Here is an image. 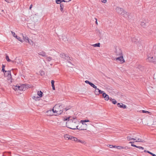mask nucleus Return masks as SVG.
<instances>
[{
	"label": "nucleus",
	"instance_id": "680f3d73",
	"mask_svg": "<svg viewBox=\"0 0 156 156\" xmlns=\"http://www.w3.org/2000/svg\"><path fill=\"white\" fill-rule=\"evenodd\" d=\"M68 63H70V62H69V61H68Z\"/></svg>",
	"mask_w": 156,
	"mask_h": 156
},
{
	"label": "nucleus",
	"instance_id": "ddd939ff",
	"mask_svg": "<svg viewBox=\"0 0 156 156\" xmlns=\"http://www.w3.org/2000/svg\"><path fill=\"white\" fill-rule=\"evenodd\" d=\"M14 61V62L13 63H17V64H19L20 63V62L21 61V59L16 58L15 59V61Z\"/></svg>",
	"mask_w": 156,
	"mask_h": 156
},
{
	"label": "nucleus",
	"instance_id": "f3484780",
	"mask_svg": "<svg viewBox=\"0 0 156 156\" xmlns=\"http://www.w3.org/2000/svg\"><path fill=\"white\" fill-rule=\"evenodd\" d=\"M12 88L15 91L19 90V85L13 86Z\"/></svg>",
	"mask_w": 156,
	"mask_h": 156
},
{
	"label": "nucleus",
	"instance_id": "9b49d317",
	"mask_svg": "<svg viewBox=\"0 0 156 156\" xmlns=\"http://www.w3.org/2000/svg\"><path fill=\"white\" fill-rule=\"evenodd\" d=\"M118 107L122 108H126V106L125 105L123 104L122 103H118L117 104Z\"/></svg>",
	"mask_w": 156,
	"mask_h": 156
},
{
	"label": "nucleus",
	"instance_id": "393cba45",
	"mask_svg": "<svg viewBox=\"0 0 156 156\" xmlns=\"http://www.w3.org/2000/svg\"><path fill=\"white\" fill-rule=\"evenodd\" d=\"M52 110H49L47 112V115H53L52 114Z\"/></svg>",
	"mask_w": 156,
	"mask_h": 156
},
{
	"label": "nucleus",
	"instance_id": "5fc2aeb1",
	"mask_svg": "<svg viewBox=\"0 0 156 156\" xmlns=\"http://www.w3.org/2000/svg\"><path fill=\"white\" fill-rule=\"evenodd\" d=\"M61 0V2H67V1H66L64 0Z\"/></svg>",
	"mask_w": 156,
	"mask_h": 156
},
{
	"label": "nucleus",
	"instance_id": "ea45409f",
	"mask_svg": "<svg viewBox=\"0 0 156 156\" xmlns=\"http://www.w3.org/2000/svg\"><path fill=\"white\" fill-rule=\"evenodd\" d=\"M134 142H129V143H130V144H132L131 145V146H133V147H137V146H136V145H135V144H132L133 143H134Z\"/></svg>",
	"mask_w": 156,
	"mask_h": 156
},
{
	"label": "nucleus",
	"instance_id": "2f4dec72",
	"mask_svg": "<svg viewBox=\"0 0 156 156\" xmlns=\"http://www.w3.org/2000/svg\"><path fill=\"white\" fill-rule=\"evenodd\" d=\"M27 42H28L30 45H33V41L29 39L28 40V41H27Z\"/></svg>",
	"mask_w": 156,
	"mask_h": 156
},
{
	"label": "nucleus",
	"instance_id": "6ab92c4d",
	"mask_svg": "<svg viewBox=\"0 0 156 156\" xmlns=\"http://www.w3.org/2000/svg\"><path fill=\"white\" fill-rule=\"evenodd\" d=\"M46 61L48 62H50L52 60V58L51 57L46 56Z\"/></svg>",
	"mask_w": 156,
	"mask_h": 156
},
{
	"label": "nucleus",
	"instance_id": "1a4fd4ad",
	"mask_svg": "<svg viewBox=\"0 0 156 156\" xmlns=\"http://www.w3.org/2000/svg\"><path fill=\"white\" fill-rule=\"evenodd\" d=\"M117 60H119L120 61L121 63H123L125 62V60L123 58L122 56H121L120 57L116 58Z\"/></svg>",
	"mask_w": 156,
	"mask_h": 156
},
{
	"label": "nucleus",
	"instance_id": "f704fd0d",
	"mask_svg": "<svg viewBox=\"0 0 156 156\" xmlns=\"http://www.w3.org/2000/svg\"><path fill=\"white\" fill-rule=\"evenodd\" d=\"M97 90H98V93L99 94H102V95L103 94V93H104L105 92L104 91H102L101 90H99V89H97Z\"/></svg>",
	"mask_w": 156,
	"mask_h": 156
},
{
	"label": "nucleus",
	"instance_id": "a19ab883",
	"mask_svg": "<svg viewBox=\"0 0 156 156\" xmlns=\"http://www.w3.org/2000/svg\"><path fill=\"white\" fill-rule=\"evenodd\" d=\"M112 102L113 104H115L117 103V101L115 99H113L112 100Z\"/></svg>",
	"mask_w": 156,
	"mask_h": 156
},
{
	"label": "nucleus",
	"instance_id": "0e129e2a",
	"mask_svg": "<svg viewBox=\"0 0 156 156\" xmlns=\"http://www.w3.org/2000/svg\"><path fill=\"white\" fill-rule=\"evenodd\" d=\"M71 0H69V1H71Z\"/></svg>",
	"mask_w": 156,
	"mask_h": 156
},
{
	"label": "nucleus",
	"instance_id": "4c0bfd02",
	"mask_svg": "<svg viewBox=\"0 0 156 156\" xmlns=\"http://www.w3.org/2000/svg\"><path fill=\"white\" fill-rule=\"evenodd\" d=\"M11 34H12V35L13 36V37H17V36L16 34H15V33L13 32V31H11Z\"/></svg>",
	"mask_w": 156,
	"mask_h": 156
},
{
	"label": "nucleus",
	"instance_id": "a878e982",
	"mask_svg": "<svg viewBox=\"0 0 156 156\" xmlns=\"http://www.w3.org/2000/svg\"><path fill=\"white\" fill-rule=\"evenodd\" d=\"M140 25L143 27H145L146 26V23L144 22H141Z\"/></svg>",
	"mask_w": 156,
	"mask_h": 156
},
{
	"label": "nucleus",
	"instance_id": "473e14b6",
	"mask_svg": "<svg viewBox=\"0 0 156 156\" xmlns=\"http://www.w3.org/2000/svg\"><path fill=\"white\" fill-rule=\"evenodd\" d=\"M136 41H137L138 42L139 41L137 39L136 40V38L135 37L133 38L132 39V41L133 42H134L135 43H137Z\"/></svg>",
	"mask_w": 156,
	"mask_h": 156
},
{
	"label": "nucleus",
	"instance_id": "a211bd4d",
	"mask_svg": "<svg viewBox=\"0 0 156 156\" xmlns=\"http://www.w3.org/2000/svg\"><path fill=\"white\" fill-rule=\"evenodd\" d=\"M64 138L66 140H70L71 137H72V136H69L67 134H66L64 135Z\"/></svg>",
	"mask_w": 156,
	"mask_h": 156
},
{
	"label": "nucleus",
	"instance_id": "b1692460",
	"mask_svg": "<svg viewBox=\"0 0 156 156\" xmlns=\"http://www.w3.org/2000/svg\"><path fill=\"white\" fill-rule=\"evenodd\" d=\"M78 140V139H77L76 138L74 137H73L72 136L71 138V140H72V141H76L77 142Z\"/></svg>",
	"mask_w": 156,
	"mask_h": 156
},
{
	"label": "nucleus",
	"instance_id": "79ce46f5",
	"mask_svg": "<svg viewBox=\"0 0 156 156\" xmlns=\"http://www.w3.org/2000/svg\"><path fill=\"white\" fill-rule=\"evenodd\" d=\"M124 148L123 147H122L120 146H117V148L118 149H123Z\"/></svg>",
	"mask_w": 156,
	"mask_h": 156
},
{
	"label": "nucleus",
	"instance_id": "de8ad7c7",
	"mask_svg": "<svg viewBox=\"0 0 156 156\" xmlns=\"http://www.w3.org/2000/svg\"><path fill=\"white\" fill-rule=\"evenodd\" d=\"M85 82L86 83H88V84H89L90 85V84H91V83L89 81H88V80H86L85 81Z\"/></svg>",
	"mask_w": 156,
	"mask_h": 156
},
{
	"label": "nucleus",
	"instance_id": "e433bc0d",
	"mask_svg": "<svg viewBox=\"0 0 156 156\" xmlns=\"http://www.w3.org/2000/svg\"><path fill=\"white\" fill-rule=\"evenodd\" d=\"M141 111H142V112L144 113H148V114H149L150 113V112L147 111H145V110H141V111H140V112H141Z\"/></svg>",
	"mask_w": 156,
	"mask_h": 156
},
{
	"label": "nucleus",
	"instance_id": "c03bdc74",
	"mask_svg": "<svg viewBox=\"0 0 156 156\" xmlns=\"http://www.w3.org/2000/svg\"><path fill=\"white\" fill-rule=\"evenodd\" d=\"M38 98H39V97H36L35 96H34L33 99H35L36 101L39 100Z\"/></svg>",
	"mask_w": 156,
	"mask_h": 156
},
{
	"label": "nucleus",
	"instance_id": "412c9836",
	"mask_svg": "<svg viewBox=\"0 0 156 156\" xmlns=\"http://www.w3.org/2000/svg\"><path fill=\"white\" fill-rule=\"evenodd\" d=\"M54 82H55V81L54 80H52L51 81V86H52V89L53 90H55V86H54Z\"/></svg>",
	"mask_w": 156,
	"mask_h": 156
},
{
	"label": "nucleus",
	"instance_id": "052dcab7",
	"mask_svg": "<svg viewBox=\"0 0 156 156\" xmlns=\"http://www.w3.org/2000/svg\"><path fill=\"white\" fill-rule=\"evenodd\" d=\"M147 151H146V150H144V152H147Z\"/></svg>",
	"mask_w": 156,
	"mask_h": 156
},
{
	"label": "nucleus",
	"instance_id": "09e8293b",
	"mask_svg": "<svg viewBox=\"0 0 156 156\" xmlns=\"http://www.w3.org/2000/svg\"><path fill=\"white\" fill-rule=\"evenodd\" d=\"M5 1L8 3H10L12 2L11 0H5Z\"/></svg>",
	"mask_w": 156,
	"mask_h": 156
},
{
	"label": "nucleus",
	"instance_id": "5701e85b",
	"mask_svg": "<svg viewBox=\"0 0 156 156\" xmlns=\"http://www.w3.org/2000/svg\"><path fill=\"white\" fill-rule=\"evenodd\" d=\"M37 95L39 96L40 97H42L43 93L41 91H39L37 92Z\"/></svg>",
	"mask_w": 156,
	"mask_h": 156
},
{
	"label": "nucleus",
	"instance_id": "2eb2a0df",
	"mask_svg": "<svg viewBox=\"0 0 156 156\" xmlns=\"http://www.w3.org/2000/svg\"><path fill=\"white\" fill-rule=\"evenodd\" d=\"M26 88L24 87V85H22L19 86V90L24 91L25 89Z\"/></svg>",
	"mask_w": 156,
	"mask_h": 156
},
{
	"label": "nucleus",
	"instance_id": "aec40b11",
	"mask_svg": "<svg viewBox=\"0 0 156 156\" xmlns=\"http://www.w3.org/2000/svg\"><path fill=\"white\" fill-rule=\"evenodd\" d=\"M5 59L8 62H12V63H14V61H12L11 60H10L9 58V57L8 55H6L5 57Z\"/></svg>",
	"mask_w": 156,
	"mask_h": 156
},
{
	"label": "nucleus",
	"instance_id": "7c9ffc66",
	"mask_svg": "<svg viewBox=\"0 0 156 156\" xmlns=\"http://www.w3.org/2000/svg\"><path fill=\"white\" fill-rule=\"evenodd\" d=\"M100 44L99 43H98L94 44H93L92 45L94 47H100Z\"/></svg>",
	"mask_w": 156,
	"mask_h": 156
},
{
	"label": "nucleus",
	"instance_id": "cd10ccee",
	"mask_svg": "<svg viewBox=\"0 0 156 156\" xmlns=\"http://www.w3.org/2000/svg\"><path fill=\"white\" fill-rule=\"evenodd\" d=\"M90 121L89 120H81L80 122L82 123V124H85L84 123L85 122H89Z\"/></svg>",
	"mask_w": 156,
	"mask_h": 156
},
{
	"label": "nucleus",
	"instance_id": "6e6d98bb",
	"mask_svg": "<svg viewBox=\"0 0 156 156\" xmlns=\"http://www.w3.org/2000/svg\"><path fill=\"white\" fill-rule=\"evenodd\" d=\"M95 20H96V21H95V23H96L98 25V22H97V19L96 18H95Z\"/></svg>",
	"mask_w": 156,
	"mask_h": 156
},
{
	"label": "nucleus",
	"instance_id": "7ed1b4c3",
	"mask_svg": "<svg viewBox=\"0 0 156 156\" xmlns=\"http://www.w3.org/2000/svg\"><path fill=\"white\" fill-rule=\"evenodd\" d=\"M115 11L123 17L127 18H129V13L125 11L122 8L117 7L115 9Z\"/></svg>",
	"mask_w": 156,
	"mask_h": 156
},
{
	"label": "nucleus",
	"instance_id": "49530a36",
	"mask_svg": "<svg viewBox=\"0 0 156 156\" xmlns=\"http://www.w3.org/2000/svg\"><path fill=\"white\" fill-rule=\"evenodd\" d=\"M137 148H138L139 149H141L142 150H143L144 149V148L142 147L137 146Z\"/></svg>",
	"mask_w": 156,
	"mask_h": 156
},
{
	"label": "nucleus",
	"instance_id": "423d86ee",
	"mask_svg": "<svg viewBox=\"0 0 156 156\" xmlns=\"http://www.w3.org/2000/svg\"><path fill=\"white\" fill-rule=\"evenodd\" d=\"M38 17L36 14L32 15L31 16V20L34 22H36L38 20Z\"/></svg>",
	"mask_w": 156,
	"mask_h": 156
},
{
	"label": "nucleus",
	"instance_id": "58836bf2",
	"mask_svg": "<svg viewBox=\"0 0 156 156\" xmlns=\"http://www.w3.org/2000/svg\"><path fill=\"white\" fill-rule=\"evenodd\" d=\"M5 66L4 65H2V71L3 72H4L5 70V69H4V68H5Z\"/></svg>",
	"mask_w": 156,
	"mask_h": 156
},
{
	"label": "nucleus",
	"instance_id": "0eeeda50",
	"mask_svg": "<svg viewBox=\"0 0 156 156\" xmlns=\"http://www.w3.org/2000/svg\"><path fill=\"white\" fill-rule=\"evenodd\" d=\"M4 74V76H7L9 78H11V75L10 71H5Z\"/></svg>",
	"mask_w": 156,
	"mask_h": 156
},
{
	"label": "nucleus",
	"instance_id": "4468645a",
	"mask_svg": "<svg viewBox=\"0 0 156 156\" xmlns=\"http://www.w3.org/2000/svg\"><path fill=\"white\" fill-rule=\"evenodd\" d=\"M38 54L39 55L42 56H46V53L44 51H42L41 52H40L39 53H38Z\"/></svg>",
	"mask_w": 156,
	"mask_h": 156
},
{
	"label": "nucleus",
	"instance_id": "e2e57ef3",
	"mask_svg": "<svg viewBox=\"0 0 156 156\" xmlns=\"http://www.w3.org/2000/svg\"><path fill=\"white\" fill-rule=\"evenodd\" d=\"M50 65H52V64H50Z\"/></svg>",
	"mask_w": 156,
	"mask_h": 156
},
{
	"label": "nucleus",
	"instance_id": "bf43d9fd",
	"mask_svg": "<svg viewBox=\"0 0 156 156\" xmlns=\"http://www.w3.org/2000/svg\"><path fill=\"white\" fill-rule=\"evenodd\" d=\"M117 146H113V148H117Z\"/></svg>",
	"mask_w": 156,
	"mask_h": 156
},
{
	"label": "nucleus",
	"instance_id": "603ef678",
	"mask_svg": "<svg viewBox=\"0 0 156 156\" xmlns=\"http://www.w3.org/2000/svg\"><path fill=\"white\" fill-rule=\"evenodd\" d=\"M106 1L107 0H101V2H102L105 3L106 2Z\"/></svg>",
	"mask_w": 156,
	"mask_h": 156
},
{
	"label": "nucleus",
	"instance_id": "3c124183",
	"mask_svg": "<svg viewBox=\"0 0 156 156\" xmlns=\"http://www.w3.org/2000/svg\"><path fill=\"white\" fill-rule=\"evenodd\" d=\"M70 107L69 106V107L67 108H65V110H66V111H67L68 110L70 109Z\"/></svg>",
	"mask_w": 156,
	"mask_h": 156
},
{
	"label": "nucleus",
	"instance_id": "37998d69",
	"mask_svg": "<svg viewBox=\"0 0 156 156\" xmlns=\"http://www.w3.org/2000/svg\"><path fill=\"white\" fill-rule=\"evenodd\" d=\"M147 153L150 154H151L153 156H156V155H155V154H153L152 153L150 152V151H147Z\"/></svg>",
	"mask_w": 156,
	"mask_h": 156
},
{
	"label": "nucleus",
	"instance_id": "c85d7f7f",
	"mask_svg": "<svg viewBox=\"0 0 156 156\" xmlns=\"http://www.w3.org/2000/svg\"><path fill=\"white\" fill-rule=\"evenodd\" d=\"M15 38H16L18 41H20L21 42H23V40L22 39H21V37H20L18 36H17V37H16Z\"/></svg>",
	"mask_w": 156,
	"mask_h": 156
},
{
	"label": "nucleus",
	"instance_id": "a18cd8bd",
	"mask_svg": "<svg viewBox=\"0 0 156 156\" xmlns=\"http://www.w3.org/2000/svg\"><path fill=\"white\" fill-rule=\"evenodd\" d=\"M57 4H58L61 3L60 0H55Z\"/></svg>",
	"mask_w": 156,
	"mask_h": 156
},
{
	"label": "nucleus",
	"instance_id": "4be33fe9",
	"mask_svg": "<svg viewBox=\"0 0 156 156\" xmlns=\"http://www.w3.org/2000/svg\"><path fill=\"white\" fill-rule=\"evenodd\" d=\"M60 10L61 11L63 12H64L63 10V8H64V5L63 4H61L60 5Z\"/></svg>",
	"mask_w": 156,
	"mask_h": 156
},
{
	"label": "nucleus",
	"instance_id": "c756f323",
	"mask_svg": "<svg viewBox=\"0 0 156 156\" xmlns=\"http://www.w3.org/2000/svg\"><path fill=\"white\" fill-rule=\"evenodd\" d=\"M77 142H80L82 144H86V143L85 141H83V140H79V139L78 140Z\"/></svg>",
	"mask_w": 156,
	"mask_h": 156
},
{
	"label": "nucleus",
	"instance_id": "9d476101",
	"mask_svg": "<svg viewBox=\"0 0 156 156\" xmlns=\"http://www.w3.org/2000/svg\"><path fill=\"white\" fill-rule=\"evenodd\" d=\"M60 57L67 60H68L69 58V57L66 56V55L63 53H62L60 54Z\"/></svg>",
	"mask_w": 156,
	"mask_h": 156
},
{
	"label": "nucleus",
	"instance_id": "bb28decb",
	"mask_svg": "<svg viewBox=\"0 0 156 156\" xmlns=\"http://www.w3.org/2000/svg\"><path fill=\"white\" fill-rule=\"evenodd\" d=\"M127 139L129 140H135L136 139L134 138H132L130 136H128L127 137Z\"/></svg>",
	"mask_w": 156,
	"mask_h": 156
},
{
	"label": "nucleus",
	"instance_id": "13d9d810",
	"mask_svg": "<svg viewBox=\"0 0 156 156\" xmlns=\"http://www.w3.org/2000/svg\"><path fill=\"white\" fill-rule=\"evenodd\" d=\"M113 99H112V98H109V99L110 101H112V100H113Z\"/></svg>",
	"mask_w": 156,
	"mask_h": 156
},
{
	"label": "nucleus",
	"instance_id": "39448f33",
	"mask_svg": "<svg viewBox=\"0 0 156 156\" xmlns=\"http://www.w3.org/2000/svg\"><path fill=\"white\" fill-rule=\"evenodd\" d=\"M155 59V57H154H154L153 56H148V58L147 59V61L148 62H154V61Z\"/></svg>",
	"mask_w": 156,
	"mask_h": 156
},
{
	"label": "nucleus",
	"instance_id": "c9c22d12",
	"mask_svg": "<svg viewBox=\"0 0 156 156\" xmlns=\"http://www.w3.org/2000/svg\"><path fill=\"white\" fill-rule=\"evenodd\" d=\"M98 88L96 89L95 90L94 92L95 94L96 95H99V93H98V90H97Z\"/></svg>",
	"mask_w": 156,
	"mask_h": 156
},
{
	"label": "nucleus",
	"instance_id": "f03ea898",
	"mask_svg": "<svg viewBox=\"0 0 156 156\" xmlns=\"http://www.w3.org/2000/svg\"><path fill=\"white\" fill-rule=\"evenodd\" d=\"M63 109L62 105H56L53 107L52 111L53 113H56L55 115H60L62 113Z\"/></svg>",
	"mask_w": 156,
	"mask_h": 156
},
{
	"label": "nucleus",
	"instance_id": "dca6fc26",
	"mask_svg": "<svg viewBox=\"0 0 156 156\" xmlns=\"http://www.w3.org/2000/svg\"><path fill=\"white\" fill-rule=\"evenodd\" d=\"M22 35L24 40V41H25L26 42H27L29 40L28 37L27 36L25 35H23V34H22Z\"/></svg>",
	"mask_w": 156,
	"mask_h": 156
},
{
	"label": "nucleus",
	"instance_id": "4d7b16f0",
	"mask_svg": "<svg viewBox=\"0 0 156 156\" xmlns=\"http://www.w3.org/2000/svg\"><path fill=\"white\" fill-rule=\"evenodd\" d=\"M32 5H31L30 6V9H31L32 8Z\"/></svg>",
	"mask_w": 156,
	"mask_h": 156
},
{
	"label": "nucleus",
	"instance_id": "72a5a7b5",
	"mask_svg": "<svg viewBox=\"0 0 156 156\" xmlns=\"http://www.w3.org/2000/svg\"><path fill=\"white\" fill-rule=\"evenodd\" d=\"M90 86L93 87L94 89H96L97 88V87L95 86L93 83H91V84H90Z\"/></svg>",
	"mask_w": 156,
	"mask_h": 156
},
{
	"label": "nucleus",
	"instance_id": "f8f14e48",
	"mask_svg": "<svg viewBox=\"0 0 156 156\" xmlns=\"http://www.w3.org/2000/svg\"><path fill=\"white\" fill-rule=\"evenodd\" d=\"M102 96L104 98L105 100L106 101H108L109 99V97L108 95H107L105 93L103 94Z\"/></svg>",
	"mask_w": 156,
	"mask_h": 156
},
{
	"label": "nucleus",
	"instance_id": "864d4df0",
	"mask_svg": "<svg viewBox=\"0 0 156 156\" xmlns=\"http://www.w3.org/2000/svg\"><path fill=\"white\" fill-rule=\"evenodd\" d=\"M108 147L111 148H112L113 147V145H109Z\"/></svg>",
	"mask_w": 156,
	"mask_h": 156
},
{
	"label": "nucleus",
	"instance_id": "f257e3e1",
	"mask_svg": "<svg viewBox=\"0 0 156 156\" xmlns=\"http://www.w3.org/2000/svg\"><path fill=\"white\" fill-rule=\"evenodd\" d=\"M70 118V117H68L64 119V121H67L66 122V126L68 128L73 129H77V128L78 127V121L75 118Z\"/></svg>",
	"mask_w": 156,
	"mask_h": 156
},
{
	"label": "nucleus",
	"instance_id": "20e7f679",
	"mask_svg": "<svg viewBox=\"0 0 156 156\" xmlns=\"http://www.w3.org/2000/svg\"><path fill=\"white\" fill-rule=\"evenodd\" d=\"M87 128L86 124H83L80 127H78L77 129L79 130H86Z\"/></svg>",
	"mask_w": 156,
	"mask_h": 156
},
{
	"label": "nucleus",
	"instance_id": "6e6552de",
	"mask_svg": "<svg viewBox=\"0 0 156 156\" xmlns=\"http://www.w3.org/2000/svg\"><path fill=\"white\" fill-rule=\"evenodd\" d=\"M140 136H136L135 137L134 139H136V141L135 142H145V141L141 139L140 138Z\"/></svg>",
	"mask_w": 156,
	"mask_h": 156
},
{
	"label": "nucleus",
	"instance_id": "8fccbe9b",
	"mask_svg": "<svg viewBox=\"0 0 156 156\" xmlns=\"http://www.w3.org/2000/svg\"><path fill=\"white\" fill-rule=\"evenodd\" d=\"M97 33H99V34H101V30L98 29L97 30Z\"/></svg>",
	"mask_w": 156,
	"mask_h": 156
}]
</instances>
